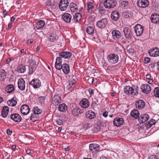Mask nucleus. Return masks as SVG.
Segmentation results:
<instances>
[{"mask_svg":"<svg viewBox=\"0 0 159 159\" xmlns=\"http://www.w3.org/2000/svg\"><path fill=\"white\" fill-rule=\"evenodd\" d=\"M108 62L111 64H114L117 63L119 60V56L114 53H111L108 55L107 57Z\"/></svg>","mask_w":159,"mask_h":159,"instance_id":"1","label":"nucleus"},{"mask_svg":"<svg viewBox=\"0 0 159 159\" xmlns=\"http://www.w3.org/2000/svg\"><path fill=\"white\" fill-rule=\"evenodd\" d=\"M124 93L127 94H131L135 95L138 94V89H134L129 86H125L124 88Z\"/></svg>","mask_w":159,"mask_h":159,"instance_id":"2","label":"nucleus"},{"mask_svg":"<svg viewBox=\"0 0 159 159\" xmlns=\"http://www.w3.org/2000/svg\"><path fill=\"white\" fill-rule=\"evenodd\" d=\"M105 7L111 9L114 7L117 4V2L115 0H106L103 3Z\"/></svg>","mask_w":159,"mask_h":159,"instance_id":"3","label":"nucleus"},{"mask_svg":"<svg viewBox=\"0 0 159 159\" xmlns=\"http://www.w3.org/2000/svg\"><path fill=\"white\" fill-rule=\"evenodd\" d=\"M143 27L140 24H137L134 27V31L137 36H140L143 34Z\"/></svg>","mask_w":159,"mask_h":159,"instance_id":"4","label":"nucleus"},{"mask_svg":"<svg viewBox=\"0 0 159 159\" xmlns=\"http://www.w3.org/2000/svg\"><path fill=\"white\" fill-rule=\"evenodd\" d=\"M69 4L68 0H61L59 4V7L61 11H65Z\"/></svg>","mask_w":159,"mask_h":159,"instance_id":"5","label":"nucleus"},{"mask_svg":"<svg viewBox=\"0 0 159 159\" xmlns=\"http://www.w3.org/2000/svg\"><path fill=\"white\" fill-rule=\"evenodd\" d=\"M29 84L34 89H36L39 88L40 86L41 82L38 79H34L30 82Z\"/></svg>","mask_w":159,"mask_h":159,"instance_id":"6","label":"nucleus"},{"mask_svg":"<svg viewBox=\"0 0 159 159\" xmlns=\"http://www.w3.org/2000/svg\"><path fill=\"white\" fill-rule=\"evenodd\" d=\"M150 56L157 57L159 55V49L157 47L151 48L148 51Z\"/></svg>","mask_w":159,"mask_h":159,"instance_id":"7","label":"nucleus"},{"mask_svg":"<svg viewBox=\"0 0 159 159\" xmlns=\"http://www.w3.org/2000/svg\"><path fill=\"white\" fill-rule=\"evenodd\" d=\"M141 89L143 93L146 94L149 93L151 91V87L147 84H143L141 85Z\"/></svg>","mask_w":159,"mask_h":159,"instance_id":"8","label":"nucleus"},{"mask_svg":"<svg viewBox=\"0 0 159 159\" xmlns=\"http://www.w3.org/2000/svg\"><path fill=\"white\" fill-rule=\"evenodd\" d=\"M61 97L60 95L55 94L52 101V104L55 105H58L61 102Z\"/></svg>","mask_w":159,"mask_h":159,"instance_id":"9","label":"nucleus"},{"mask_svg":"<svg viewBox=\"0 0 159 159\" xmlns=\"http://www.w3.org/2000/svg\"><path fill=\"white\" fill-rule=\"evenodd\" d=\"M108 23L107 20L106 18H104L98 21L97 23V26L99 28H104Z\"/></svg>","mask_w":159,"mask_h":159,"instance_id":"10","label":"nucleus"},{"mask_svg":"<svg viewBox=\"0 0 159 159\" xmlns=\"http://www.w3.org/2000/svg\"><path fill=\"white\" fill-rule=\"evenodd\" d=\"M137 3L139 7L145 8L149 5V1L148 0H139Z\"/></svg>","mask_w":159,"mask_h":159,"instance_id":"11","label":"nucleus"},{"mask_svg":"<svg viewBox=\"0 0 159 159\" xmlns=\"http://www.w3.org/2000/svg\"><path fill=\"white\" fill-rule=\"evenodd\" d=\"M30 109L29 106L27 105H24L21 106L20 108V111L24 115H27L30 112Z\"/></svg>","mask_w":159,"mask_h":159,"instance_id":"12","label":"nucleus"},{"mask_svg":"<svg viewBox=\"0 0 159 159\" xmlns=\"http://www.w3.org/2000/svg\"><path fill=\"white\" fill-rule=\"evenodd\" d=\"M80 104L82 107L86 108L89 107L90 104L89 102L88 99L86 98H84L80 101Z\"/></svg>","mask_w":159,"mask_h":159,"instance_id":"13","label":"nucleus"},{"mask_svg":"<svg viewBox=\"0 0 159 159\" xmlns=\"http://www.w3.org/2000/svg\"><path fill=\"white\" fill-rule=\"evenodd\" d=\"M10 117L14 121L16 122H19L22 120L21 116L17 113H14L11 115Z\"/></svg>","mask_w":159,"mask_h":159,"instance_id":"14","label":"nucleus"},{"mask_svg":"<svg viewBox=\"0 0 159 159\" xmlns=\"http://www.w3.org/2000/svg\"><path fill=\"white\" fill-rule=\"evenodd\" d=\"M124 120L122 118L117 117L113 121L114 125L116 126H121L123 124Z\"/></svg>","mask_w":159,"mask_h":159,"instance_id":"15","label":"nucleus"},{"mask_svg":"<svg viewBox=\"0 0 159 159\" xmlns=\"http://www.w3.org/2000/svg\"><path fill=\"white\" fill-rule=\"evenodd\" d=\"M89 149L90 151L92 152H98L100 149L99 145L95 143H91L89 145Z\"/></svg>","mask_w":159,"mask_h":159,"instance_id":"16","label":"nucleus"},{"mask_svg":"<svg viewBox=\"0 0 159 159\" xmlns=\"http://www.w3.org/2000/svg\"><path fill=\"white\" fill-rule=\"evenodd\" d=\"M61 69H62L63 72L65 74H68L69 73L70 68L69 65L67 64H63L61 66L59 69H57V70H60Z\"/></svg>","mask_w":159,"mask_h":159,"instance_id":"17","label":"nucleus"},{"mask_svg":"<svg viewBox=\"0 0 159 159\" xmlns=\"http://www.w3.org/2000/svg\"><path fill=\"white\" fill-rule=\"evenodd\" d=\"M76 83V81L75 79H70L69 81L67 86V89L70 91H71L73 89L75 86L74 85Z\"/></svg>","mask_w":159,"mask_h":159,"instance_id":"18","label":"nucleus"},{"mask_svg":"<svg viewBox=\"0 0 159 159\" xmlns=\"http://www.w3.org/2000/svg\"><path fill=\"white\" fill-rule=\"evenodd\" d=\"M25 81L24 79L21 78L18 80V88L21 90L23 91L25 89Z\"/></svg>","mask_w":159,"mask_h":159,"instance_id":"19","label":"nucleus"},{"mask_svg":"<svg viewBox=\"0 0 159 159\" xmlns=\"http://www.w3.org/2000/svg\"><path fill=\"white\" fill-rule=\"evenodd\" d=\"M63 20L67 23H70L72 20L71 15L68 13H65L62 16Z\"/></svg>","mask_w":159,"mask_h":159,"instance_id":"20","label":"nucleus"},{"mask_svg":"<svg viewBox=\"0 0 159 159\" xmlns=\"http://www.w3.org/2000/svg\"><path fill=\"white\" fill-rule=\"evenodd\" d=\"M123 31L126 38L129 39L131 37L132 34L131 30L128 27L125 28Z\"/></svg>","mask_w":159,"mask_h":159,"instance_id":"21","label":"nucleus"},{"mask_svg":"<svg viewBox=\"0 0 159 159\" xmlns=\"http://www.w3.org/2000/svg\"><path fill=\"white\" fill-rule=\"evenodd\" d=\"M149 116L147 114L141 115L139 116V120L140 123L145 122L148 119Z\"/></svg>","mask_w":159,"mask_h":159,"instance_id":"22","label":"nucleus"},{"mask_svg":"<svg viewBox=\"0 0 159 159\" xmlns=\"http://www.w3.org/2000/svg\"><path fill=\"white\" fill-rule=\"evenodd\" d=\"M83 112V111L82 110L77 107L74 108L71 111L72 114L75 116H78Z\"/></svg>","mask_w":159,"mask_h":159,"instance_id":"23","label":"nucleus"},{"mask_svg":"<svg viewBox=\"0 0 159 159\" xmlns=\"http://www.w3.org/2000/svg\"><path fill=\"white\" fill-rule=\"evenodd\" d=\"M59 56L64 58H69L72 55L71 52L67 51H64L60 52L59 54Z\"/></svg>","mask_w":159,"mask_h":159,"instance_id":"24","label":"nucleus"},{"mask_svg":"<svg viewBox=\"0 0 159 159\" xmlns=\"http://www.w3.org/2000/svg\"><path fill=\"white\" fill-rule=\"evenodd\" d=\"M120 14L118 11H112L111 14V18L114 21H117L119 18Z\"/></svg>","mask_w":159,"mask_h":159,"instance_id":"25","label":"nucleus"},{"mask_svg":"<svg viewBox=\"0 0 159 159\" xmlns=\"http://www.w3.org/2000/svg\"><path fill=\"white\" fill-rule=\"evenodd\" d=\"M112 37L115 39H119L121 37V34L120 32L118 30H113L112 32Z\"/></svg>","mask_w":159,"mask_h":159,"instance_id":"26","label":"nucleus"},{"mask_svg":"<svg viewBox=\"0 0 159 159\" xmlns=\"http://www.w3.org/2000/svg\"><path fill=\"white\" fill-rule=\"evenodd\" d=\"M135 105L137 108L139 109L143 108L145 106V103L143 100H140L137 101Z\"/></svg>","mask_w":159,"mask_h":159,"instance_id":"27","label":"nucleus"},{"mask_svg":"<svg viewBox=\"0 0 159 159\" xmlns=\"http://www.w3.org/2000/svg\"><path fill=\"white\" fill-rule=\"evenodd\" d=\"M151 17L152 22L157 23L159 22V15L156 14H152Z\"/></svg>","mask_w":159,"mask_h":159,"instance_id":"28","label":"nucleus"},{"mask_svg":"<svg viewBox=\"0 0 159 159\" xmlns=\"http://www.w3.org/2000/svg\"><path fill=\"white\" fill-rule=\"evenodd\" d=\"M61 57H58L57 58L55 63V67L56 68L59 69L61 66L62 65Z\"/></svg>","mask_w":159,"mask_h":159,"instance_id":"29","label":"nucleus"},{"mask_svg":"<svg viewBox=\"0 0 159 159\" xmlns=\"http://www.w3.org/2000/svg\"><path fill=\"white\" fill-rule=\"evenodd\" d=\"M86 116L89 119H92L96 117V114L94 112L91 110H89L87 112Z\"/></svg>","mask_w":159,"mask_h":159,"instance_id":"30","label":"nucleus"},{"mask_svg":"<svg viewBox=\"0 0 159 159\" xmlns=\"http://www.w3.org/2000/svg\"><path fill=\"white\" fill-rule=\"evenodd\" d=\"M81 14L80 13L75 14L72 20L75 23L78 22L81 19Z\"/></svg>","mask_w":159,"mask_h":159,"instance_id":"31","label":"nucleus"},{"mask_svg":"<svg viewBox=\"0 0 159 159\" xmlns=\"http://www.w3.org/2000/svg\"><path fill=\"white\" fill-rule=\"evenodd\" d=\"M6 78V73L3 69L0 70V82H4Z\"/></svg>","mask_w":159,"mask_h":159,"instance_id":"32","label":"nucleus"},{"mask_svg":"<svg viewBox=\"0 0 159 159\" xmlns=\"http://www.w3.org/2000/svg\"><path fill=\"white\" fill-rule=\"evenodd\" d=\"M130 115L132 117L135 119L139 118V111L135 109H134L131 111Z\"/></svg>","mask_w":159,"mask_h":159,"instance_id":"33","label":"nucleus"},{"mask_svg":"<svg viewBox=\"0 0 159 159\" xmlns=\"http://www.w3.org/2000/svg\"><path fill=\"white\" fill-rule=\"evenodd\" d=\"M9 108L7 106H4L2 109V115L3 117H6L8 114L9 112Z\"/></svg>","mask_w":159,"mask_h":159,"instance_id":"34","label":"nucleus"},{"mask_svg":"<svg viewBox=\"0 0 159 159\" xmlns=\"http://www.w3.org/2000/svg\"><path fill=\"white\" fill-rule=\"evenodd\" d=\"M95 27L94 26H88L86 29V32L89 34H93L94 32Z\"/></svg>","mask_w":159,"mask_h":159,"instance_id":"35","label":"nucleus"},{"mask_svg":"<svg viewBox=\"0 0 159 159\" xmlns=\"http://www.w3.org/2000/svg\"><path fill=\"white\" fill-rule=\"evenodd\" d=\"M70 10L72 12H77L78 9V7L74 3L71 2L70 4Z\"/></svg>","mask_w":159,"mask_h":159,"instance_id":"36","label":"nucleus"},{"mask_svg":"<svg viewBox=\"0 0 159 159\" xmlns=\"http://www.w3.org/2000/svg\"><path fill=\"white\" fill-rule=\"evenodd\" d=\"M25 66L23 65H20L17 66L16 70L20 73H24L26 71Z\"/></svg>","mask_w":159,"mask_h":159,"instance_id":"37","label":"nucleus"},{"mask_svg":"<svg viewBox=\"0 0 159 159\" xmlns=\"http://www.w3.org/2000/svg\"><path fill=\"white\" fill-rule=\"evenodd\" d=\"M87 10L88 12L90 13L93 12L94 6L93 3L91 2H89L87 3Z\"/></svg>","mask_w":159,"mask_h":159,"instance_id":"38","label":"nucleus"},{"mask_svg":"<svg viewBox=\"0 0 159 159\" xmlns=\"http://www.w3.org/2000/svg\"><path fill=\"white\" fill-rule=\"evenodd\" d=\"M45 24V22L43 20H40L37 22L36 25V27L37 29H40L44 27Z\"/></svg>","mask_w":159,"mask_h":159,"instance_id":"39","label":"nucleus"},{"mask_svg":"<svg viewBox=\"0 0 159 159\" xmlns=\"http://www.w3.org/2000/svg\"><path fill=\"white\" fill-rule=\"evenodd\" d=\"M15 90V88L14 86L12 84L7 85L5 89L7 93H11L14 91Z\"/></svg>","mask_w":159,"mask_h":159,"instance_id":"40","label":"nucleus"},{"mask_svg":"<svg viewBox=\"0 0 159 159\" xmlns=\"http://www.w3.org/2000/svg\"><path fill=\"white\" fill-rule=\"evenodd\" d=\"M16 98H13L11 100L7 102L8 105L11 106H15L17 104V102L16 101L15 99Z\"/></svg>","mask_w":159,"mask_h":159,"instance_id":"41","label":"nucleus"},{"mask_svg":"<svg viewBox=\"0 0 159 159\" xmlns=\"http://www.w3.org/2000/svg\"><path fill=\"white\" fill-rule=\"evenodd\" d=\"M58 109L61 111L64 112L67 110V106L65 104L62 103L59 105Z\"/></svg>","mask_w":159,"mask_h":159,"instance_id":"42","label":"nucleus"},{"mask_svg":"<svg viewBox=\"0 0 159 159\" xmlns=\"http://www.w3.org/2000/svg\"><path fill=\"white\" fill-rule=\"evenodd\" d=\"M39 117V115L33 113L30 116V120L34 122L38 120Z\"/></svg>","mask_w":159,"mask_h":159,"instance_id":"43","label":"nucleus"},{"mask_svg":"<svg viewBox=\"0 0 159 159\" xmlns=\"http://www.w3.org/2000/svg\"><path fill=\"white\" fill-rule=\"evenodd\" d=\"M29 68V71L28 72L29 74L31 75L32 74L34 71L36 69V65H30Z\"/></svg>","mask_w":159,"mask_h":159,"instance_id":"44","label":"nucleus"},{"mask_svg":"<svg viewBox=\"0 0 159 159\" xmlns=\"http://www.w3.org/2000/svg\"><path fill=\"white\" fill-rule=\"evenodd\" d=\"M41 111V110L39 109L38 107H34L33 110V113L38 115L40 114Z\"/></svg>","mask_w":159,"mask_h":159,"instance_id":"45","label":"nucleus"},{"mask_svg":"<svg viewBox=\"0 0 159 159\" xmlns=\"http://www.w3.org/2000/svg\"><path fill=\"white\" fill-rule=\"evenodd\" d=\"M120 4L122 7H128L129 2L127 1L123 0L120 2Z\"/></svg>","mask_w":159,"mask_h":159,"instance_id":"46","label":"nucleus"},{"mask_svg":"<svg viewBox=\"0 0 159 159\" xmlns=\"http://www.w3.org/2000/svg\"><path fill=\"white\" fill-rule=\"evenodd\" d=\"M49 40L51 42H54L57 39L56 35L55 34L50 35L49 37Z\"/></svg>","mask_w":159,"mask_h":159,"instance_id":"47","label":"nucleus"},{"mask_svg":"<svg viewBox=\"0 0 159 159\" xmlns=\"http://www.w3.org/2000/svg\"><path fill=\"white\" fill-rule=\"evenodd\" d=\"M146 79L148 80V83L150 84H151L152 83L153 81L152 79H151V75L148 74H147L146 75Z\"/></svg>","mask_w":159,"mask_h":159,"instance_id":"48","label":"nucleus"},{"mask_svg":"<svg viewBox=\"0 0 159 159\" xmlns=\"http://www.w3.org/2000/svg\"><path fill=\"white\" fill-rule=\"evenodd\" d=\"M122 15L125 18H128L132 16L130 13L126 11L124 12L123 13Z\"/></svg>","mask_w":159,"mask_h":159,"instance_id":"49","label":"nucleus"},{"mask_svg":"<svg viewBox=\"0 0 159 159\" xmlns=\"http://www.w3.org/2000/svg\"><path fill=\"white\" fill-rule=\"evenodd\" d=\"M154 93L156 97L159 98V88H155L154 91Z\"/></svg>","mask_w":159,"mask_h":159,"instance_id":"50","label":"nucleus"},{"mask_svg":"<svg viewBox=\"0 0 159 159\" xmlns=\"http://www.w3.org/2000/svg\"><path fill=\"white\" fill-rule=\"evenodd\" d=\"M92 40L97 43H98L100 42L99 38L97 35L92 38Z\"/></svg>","mask_w":159,"mask_h":159,"instance_id":"51","label":"nucleus"},{"mask_svg":"<svg viewBox=\"0 0 159 159\" xmlns=\"http://www.w3.org/2000/svg\"><path fill=\"white\" fill-rule=\"evenodd\" d=\"M46 100L45 97L44 96H41L39 98V100L41 103H44Z\"/></svg>","mask_w":159,"mask_h":159,"instance_id":"52","label":"nucleus"},{"mask_svg":"<svg viewBox=\"0 0 159 159\" xmlns=\"http://www.w3.org/2000/svg\"><path fill=\"white\" fill-rule=\"evenodd\" d=\"M52 5V2L50 0H47L45 3V6L47 7H50Z\"/></svg>","mask_w":159,"mask_h":159,"instance_id":"53","label":"nucleus"},{"mask_svg":"<svg viewBox=\"0 0 159 159\" xmlns=\"http://www.w3.org/2000/svg\"><path fill=\"white\" fill-rule=\"evenodd\" d=\"M29 62L30 63V65H36V64L35 61L33 60L32 59H30L29 61Z\"/></svg>","mask_w":159,"mask_h":159,"instance_id":"54","label":"nucleus"},{"mask_svg":"<svg viewBox=\"0 0 159 159\" xmlns=\"http://www.w3.org/2000/svg\"><path fill=\"white\" fill-rule=\"evenodd\" d=\"M156 121L154 119H152L149 121V125L150 126H152L153 125H154L155 124Z\"/></svg>","mask_w":159,"mask_h":159,"instance_id":"55","label":"nucleus"},{"mask_svg":"<svg viewBox=\"0 0 159 159\" xmlns=\"http://www.w3.org/2000/svg\"><path fill=\"white\" fill-rule=\"evenodd\" d=\"M98 12L99 13L102 14L105 13L106 12V10L104 8L102 9L100 8V10H99Z\"/></svg>","mask_w":159,"mask_h":159,"instance_id":"56","label":"nucleus"},{"mask_svg":"<svg viewBox=\"0 0 159 159\" xmlns=\"http://www.w3.org/2000/svg\"><path fill=\"white\" fill-rule=\"evenodd\" d=\"M150 59L149 57H145L144 59V63L145 64H147L150 62Z\"/></svg>","mask_w":159,"mask_h":159,"instance_id":"57","label":"nucleus"},{"mask_svg":"<svg viewBox=\"0 0 159 159\" xmlns=\"http://www.w3.org/2000/svg\"><path fill=\"white\" fill-rule=\"evenodd\" d=\"M157 156L155 155H152L150 156L149 157L148 159H157Z\"/></svg>","mask_w":159,"mask_h":159,"instance_id":"58","label":"nucleus"},{"mask_svg":"<svg viewBox=\"0 0 159 159\" xmlns=\"http://www.w3.org/2000/svg\"><path fill=\"white\" fill-rule=\"evenodd\" d=\"M108 114V112L107 111H104L102 113L103 116L106 118L107 117Z\"/></svg>","mask_w":159,"mask_h":159,"instance_id":"59","label":"nucleus"},{"mask_svg":"<svg viewBox=\"0 0 159 159\" xmlns=\"http://www.w3.org/2000/svg\"><path fill=\"white\" fill-rule=\"evenodd\" d=\"M100 8H101V9H102L103 8H104V7H103V4H101V3H100L99 5H98V10L99 11V10H100Z\"/></svg>","mask_w":159,"mask_h":159,"instance_id":"60","label":"nucleus"},{"mask_svg":"<svg viewBox=\"0 0 159 159\" xmlns=\"http://www.w3.org/2000/svg\"><path fill=\"white\" fill-rule=\"evenodd\" d=\"M89 91L91 95H93L94 94L93 90L92 89H89Z\"/></svg>","mask_w":159,"mask_h":159,"instance_id":"61","label":"nucleus"},{"mask_svg":"<svg viewBox=\"0 0 159 159\" xmlns=\"http://www.w3.org/2000/svg\"><path fill=\"white\" fill-rule=\"evenodd\" d=\"M7 134L8 135H11L12 133V131L9 129L7 130Z\"/></svg>","mask_w":159,"mask_h":159,"instance_id":"62","label":"nucleus"},{"mask_svg":"<svg viewBox=\"0 0 159 159\" xmlns=\"http://www.w3.org/2000/svg\"><path fill=\"white\" fill-rule=\"evenodd\" d=\"M33 42V40L31 39H29L27 41V44L29 45H30Z\"/></svg>","mask_w":159,"mask_h":159,"instance_id":"63","label":"nucleus"},{"mask_svg":"<svg viewBox=\"0 0 159 159\" xmlns=\"http://www.w3.org/2000/svg\"><path fill=\"white\" fill-rule=\"evenodd\" d=\"M12 23L11 22H10L8 25V28L7 29H9L12 26Z\"/></svg>","mask_w":159,"mask_h":159,"instance_id":"64","label":"nucleus"}]
</instances>
